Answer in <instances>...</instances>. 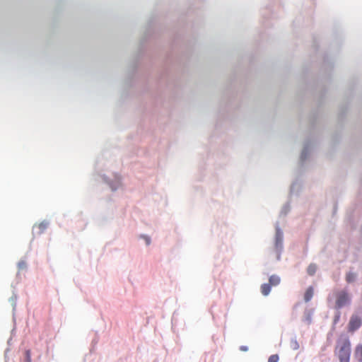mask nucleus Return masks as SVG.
Instances as JSON below:
<instances>
[{"label":"nucleus","instance_id":"8","mask_svg":"<svg viewBox=\"0 0 362 362\" xmlns=\"http://www.w3.org/2000/svg\"><path fill=\"white\" fill-rule=\"evenodd\" d=\"M272 286L269 284H264L261 286V292L264 296H267L271 291Z\"/></svg>","mask_w":362,"mask_h":362},{"label":"nucleus","instance_id":"11","mask_svg":"<svg viewBox=\"0 0 362 362\" xmlns=\"http://www.w3.org/2000/svg\"><path fill=\"white\" fill-rule=\"evenodd\" d=\"M24 362H31V352L30 350H26L25 352Z\"/></svg>","mask_w":362,"mask_h":362},{"label":"nucleus","instance_id":"7","mask_svg":"<svg viewBox=\"0 0 362 362\" xmlns=\"http://www.w3.org/2000/svg\"><path fill=\"white\" fill-rule=\"evenodd\" d=\"M280 283V278L276 275H272L269 279V284L272 286H276Z\"/></svg>","mask_w":362,"mask_h":362},{"label":"nucleus","instance_id":"13","mask_svg":"<svg viewBox=\"0 0 362 362\" xmlns=\"http://www.w3.org/2000/svg\"><path fill=\"white\" fill-rule=\"evenodd\" d=\"M240 349H241V350H243V351H247V347H245V346H242V347L240 348Z\"/></svg>","mask_w":362,"mask_h":362},{"label":"nucleus","instance_id":"4","mask_svg":"<svg viewBox=\"0 0 362 362\" xmlns=\"http://www.w3.org/2000/svg\"><path fill=\"white\" fill-rule=\"evenodd\" d=\"M48 227V223L46 221H42L34 226V230H36V233L40 235L45 232V230Z\"/></svg>","mask_w":362,"mask_h":362},{"label":"nucleus","instance_id":"2","mask_svg":"<svg viewBox=\"0 0 362 362\" xmlns=\"http://www.w3.org/2000/svg\"><path fill=\"white\" fill-rule=\"evenodd\" d=\"M335 308L340 309L351 303V296L349 293L344 290L338 291L334 293Z\"/></svg>","mask_w":362,"mask_h":362},{"label":"nucleus","instance_id":"9","mask_svg":"<svg viewBox=\"0 0 362 362\" xmlns=\"http://www.w3.org/2000/svg\"><path fill=\"white\" fill-rule=\"evenodd\" d=\"M317 270V267L314 264H311L308 266L307 272L308 274L310 276H313L315 274V272Z\"/></svg>","mask_w":362,"mask_h":362},{"label":"nucleus","instance_id":"5","mask_svg":"<svg viewBox=\"0 0 362 362\" xmlns=\"http://www.w3.org/2000/svg\"><path fill=\"white\" fill-rule=\"evenodd\" d=\"M354 358L357 362H362V344H359L355 347Z\"/></svg>","mask_w":362,"mask_h":362},{"label":"nucleus","instance_id":"3","mask_svg":"<svg viewBox=\"0 0 362 362\" xmlns=\"http://www.w3.org/2000/svg\"><path fill=\"white\" fill-rule=\"evenodd\" d=\"M362 325L361 318L356 315H353L348 324V329L350 332L357 330Z\"/></svg>","mask_w":362,"mask_h":362},{"label":"nucleus","instance_id":"14","mask_svg":"<svg viewBox=\"0 0 362 362\" xmlns=\"http://www.w3.org/2000/svg\"><path fill=\"white\" fill-rule=\"evenodd\" d=\"M146 243H147V244L148 245V244L150 243V240H149V239H147V240H146Z\"/></svg>","mask_w":362,"mask_h":362},{"label":"nucleus","instance_id":"12","mask_svg":"<svg viewBox=\"0 0 362 362\" xmlns=\"http://www.w3.org/2000/svg\"><path fill=\"white\" fill-rule=\"evenodd\" d=\"M279 359L277 354H273L269 358L268 362H279Z\"/></svg>","mask_w":362,"mask_h":362},{"label":"nucleus","instance_id":"6","mask_svg":"<svg viewBox=\"0 0 362 362\" xmlns=\"http://www.w3.org/2000/svg\"><path fill=\"white\" fill-rule=\"evenodd\" d=\"M313 294H314L313 288L312 286L308 287L304 294V300L306 303L309 302L312 299Z\"/></svg>","mask_w":362,"mask_h":362},{"label":"nucleus","instance_id":"1","mask_svg":"<svg viewBox=\"0 0 362 362\" xmlns=\"http://www.w3.org/2000/svg\"><path fill=\"white\" fill-rule=\"evenodd\" d=\"M334 353L339 362H350L351 343L348 337H341L337 339Z\"/></svg>","mask_w":362,"mask_h":362},{"label":"nucleus","instance_id":"10","mask_svg":"<svg viewBox=\"0 0 362 362\" xmlns=\"http://www.w3.org/2000/svg\"><path fill=\"white\" fill-rule=\"evenodd\" d=\"M356 279V274L354 273L349 272L346 274V280L348 283L353 282Z\"/></svg>","mask_w":362,"mask_h":362}]
</instances>
